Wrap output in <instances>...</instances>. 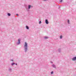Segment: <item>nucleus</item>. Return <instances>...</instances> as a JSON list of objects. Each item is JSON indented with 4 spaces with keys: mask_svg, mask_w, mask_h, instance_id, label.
Segmentation results:
<instances>
[{
    "mask_svg": "<svg viewBox=\"0 0 76 76\" xmlns=\"http://www.w3.org/2000/svg\"><path fill=\"white\" fill-rule=\"evenodd\" d=\"M16 65H17V64H16Z\"/></svg>",
    "mask_w": 76,
    "mask_h": 76,
    "instance_id": "16",
    "label": "nucleus"
},
{
    "mask_svg": "<svg viewBox=\"0 0 76 76\" xmlns=\"http://www.w3.org/2000/svg\"><path fill=\"white\" fill-rule=\"evenodd\" d=\"M14 64H15V63H13L12 64V66H13V65H14Z\"/></svg>",
    "mask_w": 76,
    "mask_h": 76,
    "instance_id": "9",
    "label": "nucleus"
},
{
    "mask_svg": "<svg viewBox=\"0 0 76 76\" xmlns=\"http://www.w3.org/2000/svg\"><path fill=\"white\" fill-rule=\"evenodd\" d=\"M8 16H10V14L9 13H8Z\"/></svg>",
    "mask_w": 76,
    "mask_h": 76,
    "instance_id": "7",
    "label": "nucleus"
},
{
    "mask_svg": "<svg viewBox=\"0 0 76 76\" xmlns=\"http://www.w3.org/2000/svg\"><path fill=\"white\" fill-rule=\"evenodd\" d=\"M16 15H17V16H18L19 15H18V14H16Z\"/></svg>",
    "mask_w": 76,
    "mask_h": 76,
    "instance_id": "15",
    "label": "nucleus"
},
{
    "mask_svg": "<svg viewBox=\"0 0 76 76\" xmlns=\"http://www.w3.org/2000/svg\"><path fill=\"white\" fill-rule=\"evenodd\" d=\"M72 60L73 61H75V60H76V56L72 58Z\"/></svg>",
    "mask_w": 76,
    "mask_h": 76,
    "instance_id": "2",
    "label": "nucleus"
},
{
    "mask_svg": "<svg viewBox=\"0 0 76 76\" xmlns=\"http://www.w3.org/2000/svg\"><path fill=\"white\" fill-rule=\"evenodd\" d=\"M31 8V5H28V9H29Z\"/></svg>",
    "mask_w": 76,
    "mask_h": 76,
    "instance_id": "6",
    "label": "nucleus"
},
{
    "mask_svg": "<svg viewBox=\"0 0 76 76\" xmlns=\"http://www.w3.org/2000/svg\"><path fill=\"white\" fill-rule=\"evenodd\" d=\"M26 28L27 29H29V27H28V26H26Z\"/></svg>",
    "mask_w": 76,
    "mask_h": 76,
    "instance_id": "5",
    "label": "nucleus"
},
{
    "mask_svg": "<svg viewBox=\"0 0 76 76\" xmlns=\"http://www.w3.org/2000/svg\"><path fill=\"white\" fill-rule=\"evenodd\" d=\"M41 23V21H40L39 22V24H40V23Z\"/></svg>",
    "mask_w": 76,
    "mask_h": 76,
    "instance_id": "14",
    "label": "nucleus"
},
{
    "mask_svg": "<svg viewBox=\"0 0 76 76\" xmlns=\"http://www.w3.org/2000/svg\"><path fill=\"white\" fill-rule=\"evenodd\" d=\"M68 23H69V20H68Z\"/></svg>",
    "mask_w": 76,
    "mask_h": 76,
    "instance_id": "13",
    "label": "nucleus"
},
{
    "mask_svg": "<svg viewBox=\"0 0 76 76\" xmlns=\"http://www.w3.org/2000/svg\"><path fill=\"white\" fill-rule=\"evenodd\" d=\"M18 44H20V39H18Z\"/></svg>",
    "mask_w": 76,
    "mask_h": 76,
    "instance_id": "4",
    "label": "nucleus"
},
{
    "mask_svg": "<svg viewBox=\"0 0 76 76\" xmlns=\"http://www.w3.org/2000/svg\"><path fill=\"white\" fill-rule=\"evenodd\" d=\"M24 47L25 49V51L26 52V51H27V48L28 47L27 43H26V42H25V44L24 45Z\"/></svg>",
    "mask_w": 76,
    "mask_h": 76,
    "instance_id": "1",
    "label": "nucleus"
},
{
    "mask_svg": "<svg viewBox=\"0 0 76 76\" xmlns=\"http://www.w3.org/2000/svg\"><path fill=\"white\" fill-rule=\"evenodd\" d=\"M60 38L61 39V38H62V36H60Z\"/></svg>",
    "mask_w": 76,
    "mask_h": 76,
    "instance_id": "10",
    "label": "nucleus"
},
{
    "mask_svg": "<svg viewBox=\"0 0 76 76\" xmlns=\"http://www.w3.org/2000/svg\"><path fill=\"white\" fill-rule=\"evenodd\" d=\"M12 61H13V60H12Z\"/></svg>",
    "mask_w": 76,
    "mask_h": 76,
    "instance_id": "17",
    "label": "nucleus"
},
{
    "mask_svg": "<svg viewBox=\"0 0 76 76\" xmlns=\"http://www.w3.org/2000/svg\"><path fill=\"white\" fill-rule=\"evenodd\" d=\"M62 1V0H60V2H61V1Z\"/></svg>",
    "mask_w": 76,
    "mask_h": 76,
    "instance_id": "12",
    "label": "nucleus"
},
{
    "mask_svg": "<svg viewBox=\"0 0 76 76\" xmlns=\"http://www.w3.org/2000/svg\"><path fill=\"white\" fill-rule=\"evenodd\" d=\"M48 38L47 37H45V39H47V38Z\"/></svg>",
    "mask_w": 76,
    "mask_h": 76,
    "instance_id": "8",
    "label": "nucleus"
},
{
    "mask_svg": "<svg viewBox=\"0 0 76 76\" xmlns=\"http://www.w3.org/2000/svg\"><path fill=\"white\" fill-rule=\"evenodd\" d=\"M45 22L46 23V24H48V20H46L45 21Z\"/></svg>",
    "mask_w": 76,
    "mask_h": 76,
    "instance_id": "3",
    "label": "nucleus"
},
{
    "mask_svg": "<svg viewBox=\"0 0 76 76\" xmlns=\"http://www.w3.org/2000/svg\"><path fill=\"white\" fill-rule=\"evenodd\" d=\"M51 74H53V72H51Z\"/></svg>",
    "mask_w": 76,
    "mask_h": 76,
    "instance_id": "11",
    "label": "nucleus"
}]
</instances>
